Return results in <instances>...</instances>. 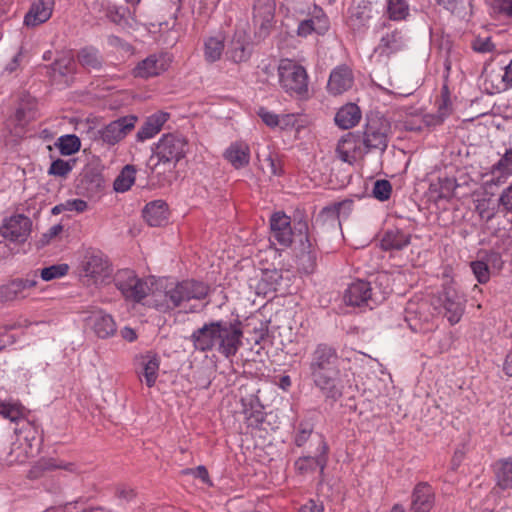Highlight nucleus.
<instances>
[{
	"instance_id": "nucleus-60",
	"label": "nucleus",
	"mask_w": 512,
	"mask_h": 512,
	"mask_svg": "<svg viewBox=\"0 0 512 512\" xmlns=\"http://www.w3.org/2000/svg\"><path fill=\"white\" fill-rule=\"evenodd\" d=\"M258 115L262 119V121L269 127H277L279 124V115L266 110L265 108H260L258 110Z\"/></svg>"
},
{
	"instance_id": "nucleus-44",
	"label": "nucleus",
	"mask_w": 512,
	"mask_h": 512,
	"mask_svg": "<svg viewBox=\"0 0 512 512\" xmlns=\"http://www.w3.org/2000/svg\"><path fill=\"white\" fill-rule=\"evenodd\" d=\"M91 8L99 11L105 8L107 17L115 23H121L128 12L125 7L110 5L105 0H95L91 4Z\"/></svg>"
},
{
	"instance_id": "nucleus-14",
	"label": "nucleus",
	"mask_w": 512,
	"mask_h": 512,
	"mask_svg": "<svg viewBox=\"0 0 512 512\" xmlns=\"http://www.w3.org/2000/svg\"><path fill=\"white\" fill-rule=\"evenodd\" d=\"M85 321L95 335L101 339L110 338L114 336L117 331V325L113 316L102 309L90 311Z\"/></svg>"
},
{
	"instance_id": "nucleus-24",
	"label": "nucleus",
	"mask_w": 512,
	"mask_h": 512,
	"mask_svg": "<svg viewBox=\"0 0 512 512\" xmlns=\"http://www.w3.org/2000/svg\"><path fill=\"white\" fill-rule=\"evenodd\" d=\"M435 504V492L426 482L418 483L412 493L411 511L429 512Z\"/></svg>"
},
{
	"instance_id": "nucleus-56",
	"label": "nucleus",
	"mask_w": 512,
	"mask_h": 512,
	"mask_svg": "<svg viewBox=\"0 0 512 512\" xmlns=\"http://www.w3.org/2000/svg\"><path fill=\"white\" fill-rule=\"evenodd\" d=\"M312 432H313V428L310 424L300 423L298 426V429L296 431V434L294 436V443L298 447L303 446L310 438Z\"/></svg>"
},
{
	"instance_id": "nucleus-13",
	"label": "nucleus",
	"mask_w": 512,
	"mask_h": 512,
	"mask_svg": "<svg viewBox=\"0 0 512 512\" xmlns=\"http://www.w3.org/2000/svg\"><path fill=\"white\" fill-rule=\"evenodd\" d=\"M270 242L288 247L293 241L290 217L283 212H275L270 218Z\"/></svg>"
},
{
	"instance_id": "nucleus-52",
	"label": "nucleus",
	"mask_w": 512,
	"mask_h": 512,
	"mask_svg": "<svg viewBox=\"0 0 512 512\" xmlns=\"http://www.w3.org/2000/svg\"><path fill=\"white\" fill-rule=\"evenodd\" d=\"M392 193V186L388 180H377L374 183L372 195L375 199L384 202L388 200Z\"/></svg>"
},
{
	"instance_id": "nucleus-38",
	"label": "nucleus",
	"mask_w": 512,
	"mask_h": 512,
	"mask_svg": "<svg viewBox=\"0 0 512 512\" xmlns=\"http://www.w3.org/2000/svg\"><path fill=\"white\" fill-rule=\"evenodd\" d=\"M460 186L458 180L453 177H440L438 182L431 184V192L437 193L436 199H450L454 195V191Z\"/></svg>"
},
{
	"instance_id": "nucleus-40",
	"label": "nucleus",
	"mask_w": 512,
	"mask_h": 512,
	"mask_svg": "<svg viewBox=\"0 0 512 512\" xmlns=\"http://www.w3.org/2000/svg\"><path fill=\"white\" fill-rule=\"evenodd\" d=\"M9 283L14 300L25 298L27 296L26 291L37 285V274L33 273L24 278H16L11 280Z\"/></svg>"
},
{
	"instance_id": "nucleus-46",
	"label": "nucleus",
	"mask_w": 512,
	"mask_h": 512,
	"mask_svg": "<svg viewBox=\"0 0 512 512\" xmlns=\"http://www.w3.org/2000/svg\"><path fill=\"white\" fill-rule=\"evenodd\" d=\"M75 61L71 52H63L51 66V70L55 75L58 73L60 76H66L74 72Z\"/></svg>"
},
{
	"instance_id": "nucleus-10",
	"label": "nucleus",
	"mask_w": 512,
	"mask_h": 512,
	"mask_svg": "<svg viewBox=\"0 0 512 512\" xmlns=\"http://www.w3.org/2000/svg\"><path fill=\"white\" fill-rule=\"evenodd\" d=\"M171 61L167 53L151 54L136 65L133 75L143 79L159 76L168 70Z\"/></svg>"
},
{
	"instance_id": "nucleus-34",
	"label": "nucleus",
	"mask_w": 512,
	"mask_h": 512,
	"mask_svg": "<svg viewBox=\"0 0 512 512\" xmlns=\"http://www.w3.org/2000/svg\"><path fill=\"white\" fill-rule=\"evenodd\" d=\"M511 162H496L490 170L480 174V179L486 186H498L504 183L507 177L511 174L509 164Z\"/></svg>"
},
{
	"instance_id": "nucleus-18",
	"label": "nucleus",
	"mask_w": 512,
	"mask_h": 512,
	"mask_svg": "<svg viewBox=\"0 0 512 512\" xmlns=\"http://www.w3.org/2000/svg\"><path fill=\"white\" fill-rule=\"evenodd\" d=\"M31 221L27 216L15 215L6 219L1 227L4 238L14 242H23L30 233Z\"/></svg>"
},
{
	"instance_id": "nucleus-53",
	"label": "nucleus",
	"mask_w": 512,
	"mask_h": 512,
	"mask_svg": "<svg viewBox=\"0 0 512 512\" xmlns=\"http://www.w3.org/2000/svg\"><path fill=\"white\" fill-rule=\"evenodd\" d=\"M471 270L477 279V281L481 284H485L490 279V270L484 261H473L470 264Z\"/></svg>"
},
{
	"instance_id": "nucleus-7",
	"label": "nucleus",
	"mask_w": 512,
	"mask_h": 512,
	"mask_svg": "<svg viewBox=\"0 0 512 512\" xmlns=\"http://www.w3.org/2000/svg\"><path fill=\"white\" fill-rule=\"evenodd\" d=\"M465 295L453 286H447L438 296V304L444 317L451 325L460 322L466 308Z\"/></svg>"
},
{
	"instance_id": "nucleus-4",
	"label": "nucleus",
	"mask_w": 512,
	"mask_h": 512,
	"mask_svg": "<svg viewBox=\"0 0 512 512\" xmlns=\"http://www.w3.org/2000/svg\"><path fill=\"white\" fill-rule=\"evenodd\" d=\"M114 282L124 299L133 303L142 302L150 293L154 292L150 280L138 277L130 269L119 270L114 277Z\"/></svg>"
},
{
	"instance_id": "nucleus-63",
	"label": "nucleus",
	"mask_w": 512,
	"mask_h": 512,
	"mask_svg": "<svg viewBox=\"0 0 512 512\" xmlns=\"http://www.w3.org/2000/svg\"><path fill=\"white\" fill-rule=\"evenodd\" d=\"M299 512H324V507L322 503L309 500L300 507Z\"/></svg>"
},
{
	"instance_id": "nucleus-26",
	"label": "nucleus",
	"mask_w": 512,
	"mask_h": 512,
	"mask_svg": "<svg viewBox=\"0 0 512 512\" xmlns=\"http://www.w3.org/2000/svg\"><path fill=\"white\" fill-rule=\"evenodd\" d=\"M138 365L140 371L139 376H143L147 387L151 388L155 385L160 368V357L154 352H147L138 357Z\"/></svg>"
},
{
	"instance_id": "nucleus-64",
	"label": "nucleus",
	"mask_w": 512,
	"mask_h": 512,
	"mask_svg": "<svg viewBox=\"0 0 512 512\" xmlns=\"http://www.w3.org/2000/svg\"><path fill=\"white\" fill-rule=\"evenodd\" d=\"M503 89L512 87V60L505 67L504 73L501 75Z\"/></svg>"
},
{
	"instance_id": "nucleus-48",
	"label": "nucleus",
	"mask_w": 512,
	"mask_h": 512,
	"mask_svg": "<svg viewBox=\"0 0 512 512\" xmlns=\"http://www.w3.org/2000/svg\"><path fill=\"white\" fill-rule=\"evenodd\" d=\"M56 146L62 155L70 156L79 151L81 142L76 135L68 134L59 137Z\"/></svg>"
},
{
	"instance_id": "nucleus-12",
	"label": "nucleus",
	"mask_w": 512,
	"mask_h": 512,
	"mask_svg": "<svg viewBox=\"0 0 512 512\" xmlns=\"http://www.w3.org/2000/svg\"><path fill=\"white\" fill-rule=\"evenodd\" d=\"M275 3L273 0H257L254 5L253 23L256 35L265 38L269 35L274 22Z\"/></svg>"
},
{
	"instance_id": "nucleus-21",
	"label": "nucleus",
	"mask_w": 512,
	"mask_h": 512,
	"mask_svg": "<svg viewBox=\"0 0 512 512\" xmlns=\"http://www.w3.org/2000/svg\"><path fill=\"white\" fill-rule=\"evenodd\" d=\"M353 84L352 70L345 65H341L331 71L327 89L332 95H340L351 89Z\"/></svg>"
},
{
	"instance_id": "nucleus-31",
	"label": "nucleus",
	"mask_w": 512,
	"mask_h": 512,
	"mask_svg": "<svg viewBox=\"0 0 512 512\" xmlns=\"http://www.w3.org/2000/svg\"><path fill=\"white\" fill-rule=\"evenodd\" d=\"M362 113L355 103L343 105L336 113L335 124L344 130L355 127L361 120Z\"/></svg>"
},
{
	"instance_id": "nucleus-23",
	"label": "nucleus",
	"mask_w": 512,
	"mask_h": 512,
	"mask_svg": "<svg viewBox=\"0 0 512 512\" xmlns=\"http://www.w3.org/2000/svg\"><path fill=\"white\" fill-rule=\"evenodd\" d=\"M451 107L448 98H442L438 104V111L435 114H425L421 117V124H414L406 121L405 128L411 131H421L423 126L426 128H434L441 125L450 115Z\"/></svg>"
},
{
	"instance_id": "nucleus-29",
	"label": "nucleus",
	"mask_w": 512,
	"mask_h": 512,
	"mask_svg": "<svg viewBox=\"0 0 512 512\" xmlns=\"http://www.w3.org/2000/svg\"><path fill=\"white\" fill-rule=\"evenodd\" d=\"M16 440L22 442L23 445L31 444L32 449L39 451L42 439L39 427L28 419L15 428Z\"/></svg>"
},
{
	"instance_id": "nucleus-15",
	"label": "nucleus",
	"mask_w": 512,
	"mask_h": 512,
	"mask_svg": "<svg viewBox=\"0 0 512 512\" xmlns=\"http://www.w3.org/2000/svg\"><path fill=\"white\" fill-rule=\"evenodd\" d=\"M372 5L367 0H354L348 9L346 23L354 32L368 28L372 18Z\"/></svg>"
},
{
	"instance_id": "nucleus-16",
	"label": "nucleus",
	"mask_w": 512,
	"mask_h": 512,
	"mask_svg": "<svg viewBox=\"0 0 512 512\" xmlns=\"http://www.w3.org/2000/svg\"><path fill=\"white\" fill-rule=\"evenodd\" d=\"M330 28V22L323 11L317 5H314L313 10L310 12L308 19L302 20L297 27V35L300 37H307L313 32L324 35Z\"/></svg>"
},
{
	"instance_id": "nucleus-39",
	"label": "nucleus",
	"mask_w": 512,
	"mask_h": 512,
	"mask_svg": "<svg viewBox=\"0 0 512 512\" xmlns=\"http://www.w3.org/2000/svg\"><path fill=\"white\" fill-rule=\"evenodd\" d=\"M41 467L46 470L62 469L67 471L68 473L75 475L82 474L86 471L85 466L83 464L77 462H69L57 458H49L43 460L41 463Z\"/></svg>"
},
{
	"instance_id": "nucleus-37",
	"label": "nucleus",
	"mask_w": 512,
	"mask_h": 512,
	"mask_svg": "<svg viewBox=\"0 0 512 512\" xmlns=\"http://www.w3.org/2000/svg\"><path fill=\"white\" fill-rule=\"evenodd\" d=\"M410 243V236L400 230H389L381 240L384 250H401Z\"/></svg>"
},
{
	"instance_id": "nucleus-50",
	"label": "nucleus",
	"mask_w": 512,
	"mask_h": 512,
	"mask_svg": "<svg viewBox=\"0 0 512 512\" xmlns=\"http://www.w3.org/2000/svg\"><path fill=\"white\" fill-rule=\"evenodd\" d=\"M224 157L226 160H246L250 158V150L246 143L236 142L226 149Z\"/></svg>"
},
{
	"instance_id": "nucleus-55",
	"label": "nucleus",
	"mask_w": 512,
	"mask_h": 512,
	"mask_svg": "<svg viewBox=\"0 0 512 512\" xmlns=\"http://www.w3.org/2000/svg\"><path fill=\"white\" fill-rule=\"evenodd\" d=\"M445 156L453 160L457 158H465L469 156L468 147L460 141H455L450 144L445 150Z\"/></svg>"
},
{
	"instance_id": "nucleus-36",
	"label": "nucleus",
	"mask_w": 512,
	"mask_h": 512,
	"mask_svg": "<svg viewBox=\"0 0 512 512\" xmlns=\"http://www.w3.org/2000/svg\"><path fill=\"white\" fill-rule=\"evenodd\" d=\"M36 453L35 449H32L31 444L23 445L22 442L15 440L6 457V462L9 465L22 464L28 461V459L33 457Z\"/></svg>"
},
{
	"instance_id": "nucleus-22",
	"label": "nucleus",
	"mask_w": 512,
	"mask_h": 512,
	"mask_svg": "<svg viewBox=\"0 0 512 512\" xmlns=\"http://www.w3.org/2000/svg\"><path fill=\"white\" fill-rule=\"evenodd\" d=\"M320 446L322 452L318 456H303L295 461L294 466L298 474L303 476H311L317 471H319L320 474L323 473L327 463V457L325 455L327 451V445L323 440H321Z\"/></svg>"
},
{
	"instance_id": "nucleus-33",
	"label": "nucleus",
	"mask_w": 512,
	"mask_h": 512,
	"mask_svg": "<svg viewBox=\"0 0 512 512\" xmlns=\"http://www.w3.org/2000/svg\"><path fill=\"white\" fill-rule=\"evenodd\" d=\"M143 217L150 226H161L168 219V206L163 200H155L143 209Z\"/></svg>"
},
{
	"instance_id": "nucleus-45",
	"label": "nucleus",
	"mask_w": 512,
	"mask_h": 512,
	"mask_svg": "<svg viewBox=\"0 0 512 512\" xmlns=\"http://www.w3.org/2000/svg\"><path fill=\"white\" fill-rule=\"evenodd\" d=\"M497 208V204L490 197H481L475 200V211L485 222H489L495 217Z\"/></svg>"
},
{
	"instance_id": "nucleus-9",
	"label": "nucleus",
	"mask_w": 512,
	"mask_h": 512,
	"mask_svg": "<svg viewBox=\"0 0 512 512\" xmlns=\"http://www.w3.org/2000/svg\"><path fill=\"white\" fill-rule=\"evenodd\" d=\"M137 121L136 115L120 117L95 132V137L104 144L115 145L135 128Z\"/></svg>"
},
{
	"instance_id": "nucleus-5",
	"label": "nucleus",
	"mask_w": 512,
	"mask_h": 512,
	"mask_svg": "<svg viewBox=\"0 0 512 512\" xmlns=\"http://www.w3.org/2000/svg\"><path fill=\"white\" fill-rule=\"evenodd\" d=\"M241 322L218 320L216 351L227 359L234 357L242 346Z\"/></svg>"
},
{
	"instance_id": "nucleus-42",
	"label": "nucleus",
	"mask_w": 512,
	"mask_h": 512,
	"mask_svg": "<svg viewBox=\"0 0 512 512\" xmlns=\"http://www.w3.org/2000/svg\"><path fill=\"white\" fill-rule=\"evenodd\" d=\"M243 413L247 425L252 428H259L264 421V411L261 404L257 401H249L243 403Z\"/></svg>"
},
{
	"instance_id": "nucleus-28",
	"label": "nucleus",
	"mask_w": 512,
	"mask_h": 512,
	"mask_svg": "<svg viewBox=\"0 0 512 512\" xmlns=\"http://www.w3.org/2000/svg\"><path fill=\"white\" fill-rule=\"evenodd\" d=\"M54 0H35L24 18L27 26H37L46 22L52 15Z\"/></svg>"
},
{
	"instance_id": "nucleus-61",
	"label": "nucleus",
	"mask_w": 512,
	"mask_h": 512,
	"mask_svg": "<svg viewBox=\"0 0 512 512\" xmlns=\"http://www.w3.org/2000/svg\"><path fill=\"white\" fill-rule=\"evenodd\" d=\"M499 205L507 212H512V184L500 194Z\"/></svg>"
},
{
	"instance_id": "nucleus-20",
	"label": "nucleus",
	"mask_w": 512,
	"mask_h": 512,
	"mask_svg": "<svg viewBox=\"0 0 512 512\" xmlns=\"http://www.w3.org/2000/svg\"><path fill=\"white\" fill-rule=\"evenodd\" d=\"M252 46L249 35L244 30H237L226 52L228 58L234 63H242L249 60Z\"/></svg>"
},
{
	"instance_id": "nucleus-3",
	"label": "nucleus",
	"mask_w": 512,
	"mask_h": 512,
	"mask_svg": "<svg viewBox=\"0 0 512 512\" xmlns=\"http://www.w3.org/2000/svg\"><path fill=\"white\" fill-rule=\"evenodd\" d=\"M277 72L279 85L286 93L301 99L308 97V74L302 65L291 59H281Z\"/></svg>"
},
{
	"instance_id": "nucleus-19",
	"label": "nucleus",
	"mask_w": 512,
	"mask_h": 512,
	"mask_svg": "<svg viewBox=\"0 0 512 512\" xmlns=\"http://www.w3.org/2000/svg\"><path fill=\"white\" fill-rule=\"evenodd\" d=\"M82 272L95 283L102 281L110 274L108 261L101 254L88 253L82 261Z\"/></svg>"
},
{
	"instance_id": "nucleus-8",
	"label": "nucleus",
	"mask_w": 512,
	"mask_h": 512,
	"mask_svg": "<svg viewBox=\"0 0 512 512\" xmlns=\"http://www.w3.org/2000/svg\"><path fill=\"white\" fill-rule=\"evenodd\" d=\"M190 146L185 137L178 134H165L153 150L158 160H181L186 157Z\"/></svg>"
},
{
	"instance_id": "nucleus-57",
	"label": "nucleus",
	"mask_w": 512,
	"mask_h": 512,
	"mask_svg": "<svg viewBox=\"0 0 512 512\" xmlns=\"http://www.w3.org/2000/svg\"><path fill=\"white\" fill-rule=\"evenodd\" d=\"M472 48L476 52L487 53L494 49V44L490 37H477L472 42Z\"/></svg>"
},
{
	"instance_id": "nucleus-6",
	"label": "nucleus",
	"mask_w": 512,
	"mask_h": 512,
	"mask_svg": "<svg viewBox=\"0 0 512 512\" xmlns=\"http://www.w3.org/2000/svg\"><path fill=\"white\" fill-rule=\"evenodd\" d=\"M390 132L391 125L385 117L379 115L368 117L363 139L366 151L383 152L387 147Z\"/></svg>"
},
{
	"instance_id": "nucleus-35",
	"label": "nucleus",
	"mask_w": 512,
	"mask_h": 512,
	"mask_svg": "<svg viewBox=\"0 0 512 512\" xmlns=\"http://www.w3.org/2000/svg\"><path fill=\"white\" fill-rule=\"evenodd\" d=\"M27 413V408L19 401L12 399L0 401V415L5 419H9L11 422H14L17 426H19L23 420L27 419Z\"/></svg>"
},
{
	"instance_id": "nucleus-17",
	"label": "nucleus",
	"mask_w": 512,
	"mask_h": 512,
	"mask_svg": "<svg viewBox=\"0 0 512 512\" xmlns=\"http://www.w3.org/2000/svg\"><path fill=\"white\" fill-rule=\"evenodd\" d=\"M405 47V41L400 31L394 30L383 36L374 49L371 58L376 62H386L388 58Z\"/></svg>"
},
{
	"instance_id": "nucleus-32",
	"label": "nucleus",
	"mask_w": 512,
	"mask_h": 512,
	"mask_svg": "<svg viewBox=\"0 0 512 512\" xmlns=\"http://www.w3.org/2000/svg\"><path fill=\"white\" fill-rule=\"evenodd\" d=\"M496 486L501 490L512 489V455L493 464Z\"/></svg>"
},
{
	"instance_id": "nucleus-2",
	"label": "nucleus",
	"mask_w": 512,
	"mask_h": 512,
	"mask_svg": "<svg viewBox=\"0 0 512 512\" xmlns=\"http://www.w3.org/2000/svg\"><path fill=\"white\" fill-rule=\"evenodd\" d=\"M340 358L337 350L319 343L310 354L308 362L309 376L313 384L327 396H334L337 381L340 378Z\"/></svg>"
},
{
	"instance_id": "nucleus-62",
	"label": "nucleus",
	"mask_w": 512,
	"mask_h": 512,
	"mask_svg": "<svg viewBox=\"0 0 512 512\" xmlns=\"http://www.w3.org/2000/svg\"><path fill=\"white\" fill-rule=\"evenodd\" d=\"M67 211L84 212L87 209V202L82 199H71L65 202Z\"/></svg>"
},
{
	"instance_id": "nucleus-59",
	"label": "nucleus",
	"mask_w": 512,
	"mask_h": 512,
	"mask_svg": "<svg viewBox=\"0 0 512 512\" xmlns=\"http://www.w3.org/2000/svg\"><path fill=\"white\" fill-rule=\"evenodd\" d=\"M73 166L70 162H51V166L48 170V173L55 176H66L71 170Z\"/></svg>"
},
{
	"instance_id": "nucleus-25",
	"label": "nucleus",
	"mask_w": 512,
	"mask_h": 512,
	"mask_svg": "<svg viewBox=\"0 0 512 512\" xmlns=\"http://www.w3.org/2000/svg\"><path fill=\"white\" fill-rule=\"evenodd\" d=\"M372 300V288L369 282H352L344 293V302L349 306H362Z\"/></svg>"
},
{
	"instance_id": "nucleus-1",
	"label": "nucleus",
	"mask_w": 512,
	"mask_h": 512,
	"mask_svg": "<svg viewBox=\"0 0 512 512\" xmlns=\"http://www.w3.org/2000/svg\"><path fill=\"white\" fill-rule=\"evenodd\" d=\"M209 293V287L203 282L185 280L168 285L164 290L152 293L151 305L158 311L167 313L175 309L183 313L201 311L206 305L202 304Z\"/></svg>"
},
{
	"instance_id": "nucleus-43",
	"label": "nucleus",
	"mask_w": 512,
	"mask_h": 512,
	"mask_svg": "<svg viewBox=\"0 0 512 512\" xmlns=\"http://www.w3.org/2000/svg\"><path fill=\"white\" fill-rule=\"evenodd\" d=\"M136 169L133 165H126L116 177L113 187L116 192L128 191L135 182Z\"/></svg>"
},
{
	"instance_id": "nucleus-54",
	"label": "nucleus",
	"mask_w": 512,
	"mask_h": 512,
	"mask_svg": "<svg viewBox=\"0 0 512 512\" xmlns=\"http://www.w3.org/2000/svg\"><path fill=\"white\" fill-rule=\"evenodd\" d=\"M352 206H353L352 200H345L342 202L335 203L330 207H325L322 210V213L337 215V217H340L341 215L347 216L350 213V211L352 210Z\"/></svg>"
},
{
	"instance_id": "nucleus-30",
	"label": "nucleus",
	"mask_w": 512,
	"mask_h": 512,
	"mask_svg": "<svg viewBox=\"0 0 512 512\" xmlns=\"http://www.w3.org/2000/svg\"><path fill=\"white\" fill-rule=\"evenodd\" d=\"M363 150L366 151L363 141L350 134L337 144V152L341 160H357L363 157Z\"/></svg>"
},
{
	"instance_id": "nucleus-47",
	"label": "nucleus",
	"mask_w": 512,
	"mask_h": 512,
	"mask_svg": "<svg viewBox=\"0 0 512 512\" xmlns=\"http://www.w3.org/2000/svg\"><path fill=\"white\" fill-rule=\"evenodd\" d=\"M387 13L391 20H405L409 15V5L406 0H387Z\"/></svg>"
},
{
	"instance_id": "nucleus-58",
	"label": "nucleus",
	"mask_w": 512,
	"mask_h": 512,
	"mask_svg": "<svg viewBox=\"0 0 512 512\" xmlns=\"http://www.w3.org/2000/svg\"><path fill=\"white\" fill-rule=\"evenodd\" d=\"M492 8L498 14L512 17V0H493Z\"/></svg>"
},
{
	"instance_id": "nucleus-27",
	"label": "nucleus",
	"mask_w": 512,
	"mask_h": 512,
	"mask_svg": "<svg viewBox=\"0 0 512 512\" xmlns=\"http://www.w3.org/2000/svg\"><path fill=\"white\" fill-rule=\"evenodd\" d=\"M170 119V114L164 111H157L148 116L143 125L136 134L138 141H145L153 138L163 128L164 124Z\"/></svg>"
},
{
	"instance_id": "nucleus-49",
	"label": "nucleus",
	"mask_w": 512,
	"mask_h": 512,
	"mask_svg": "<svg viewBox=\"0 0 512 512\" xmlns=\"http://www.w3.org/2000/svg\"><path fill=\"white\" fill-rule=\"evenodd\" d=\"M78 61L87 69H98L101 66L99 52L92 47L81 49L78 53Z\"/></svg>"
},
{
	"instance_id": "nucleus-51",
	"label": "nucleus",
	"mask_w": 512,
	"mask_h": 512,
	"mask_svg": "<svg viewBox=\"0 0 512 512\" xmlns=\"http://www.w3.org/2000/svg\"><path fill=\"white\" fill-rule=\"evenodd\" d=\"M69 271L68 264H54L41 269L40 277L43 281H51L64 277Z\"/></svg>"
},
{
	"instance_id": "nucleus-41",
	"label": "nucleus",
	"mask_w": 512,
	"mask_h": 512,
	"mask_svg": "<svg viewBox=\"0 0 512 512\" xmlns=\"http://www.w3.org/2000/svg\"><path fill=\"white\" fill-rule=\"evenodd\" d=\"M224 51V37L221 34L211 36L204 42V56L208 62L218 61Z\"/></svg>"
},
{
	"instance_id": "nucleus-11",
	"label": "nucleus",
	"mask_w": 512,
	"mask_h": 512,
	"mask_svg": "<svg viewBox=\"0 0 512 512\" xmlns=\"http://www.w3.org/2000/svg\"><path fill=\"white\" fill-rule=\"evenodd\" d=\"M218 320L204 323L195 329L189 337L195 351L206 353L216 351Z\"/></svg>"
}]
</instances>
